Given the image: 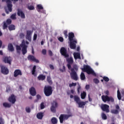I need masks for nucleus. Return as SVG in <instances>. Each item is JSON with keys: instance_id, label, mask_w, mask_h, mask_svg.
<instances>
[{"instance_id": "8fccbe9b", "label": "nucleus", "mask_w": 124, "mask_h": 124, "mask_svg": "<svg viewBox=\"0 0 124 124\" xmlns=\"http://www.w3.org/2000/svg\"><path fill=\"white\" fill-rule=\"evenodd\" d=\"M20 38H25V34L23 33H21L19 35Z\"/></svg>"}, {"instance_id": "cd10ccee", "label": "nucleus", "mask_w": 124, "mask_h": 124, "mask_svg": "<svg viewBox=\"0 0 124 124\" xmlns=\"http://www.w3.org/2000/svg\"><path fill=\"white\" fill-rule=\"evenodd\" d=\"M3 106L5 108H10V107H11V104L5 102L3 103Z\"/></svg>"}, {"instance_id": "13d9d810", "label": "nucleus", "mask_w": 124, "mask_h": 124, "mask_svg": "<svg viewBox=\"0 0 124 124\" xmlns=\"http://www.w3.org/2000/svg\"><path fill=\"white\" fill-rule=\"evenodd\" d=\"M36 97L38 99H41V96L39 94H37Z\"/></svg>"}, {"instance_id": "f704fd0d", "label": "nucleus", "mask_w": 124, "mask_h": 124, "mask_svg": "<svg viewBox=\"0 0 124 124\" xmlns=\"http://www.w3.org/2000/svg\"><path fill=\"white\" fill-rule=\"evenodd\" d=\"M10 18L12 20H16V19H17V17H16V13L12 14Z\"/></svg>"}, {"instance_id": "0e129e2a", "label": "nucleus", "mask_w": 124, "mask_h": 124, "mask_svg": "<svg viewBox=\"0 0 124 124\" xmlns=\"http://www.w3.org/2000/svg\"><path fill=\"white\" fill-rule=\"evenodd\" d=\"M0 55L1 56H2V55H3V53H2V50H0Z\"/></svg>"}, {"instance_id": "a19ab883", "label": "nucleus", "mask_w": 124, "mask_h": 124, "mask_svg": "<svg viewBox=\"0 0 124 124\" xmlns=\"http://www.w3.org/2000/svg\"><path fill=\"white\" fill-rule=\"evenodd\" d=\"M27 8L29 10H34V6L33 5L28 6Z\"/></svg>"}, {"instance_id": "e2e57ef3", "label": "nucleus", "mask_w": 124, "mask_h": 124, "mask_svg": "<svg viewBox=\"0 0 124 124\" xmlns=\"http://www.w3.org/2000/svg\"><path fill=\"white\" fill-rule=\"evenodd\" d=\"M71 93L73 94L74 93V90L73 89L71 90Z\"/></svg>"}, {"instance_id": "e433bc0d", "label": "nucleus", "mask_w": 124, "mask_h": 124, "mask_svg": "<svg viewBox=\"0 0 124 124\" xmlns=\"http://www.w3.org/2000/svg\"><path fill=\"white\" fill-rule=\"evenodd\" d=\"M63 33L65 36V38H67L68 37V34H67V30H64Z\"/></svg>"}, {"instance_id": "774afa93", "label": "nucleus", "mask_w": 124, "mask_h": 124, "mask_svg": "<svg viewBox=\"0 0 124 124\" xmlns=\"http://www.w3.org/2000/svg\"><path fill=\"white\" fill-rule=\"evenodd\" d=\"M89 101H92V98H91L90 97V96H89Z\"/></svg>"}, {"instance_id": "473e14b6", "label": "nucleus", "mask_w": 124, "mask_h": 124, "mask_svg": "<svg viewBox=\"0 0 124 124\" xmlns=\"http://www.w3.org/2000/svg\"><path fill=\"white\" fill-rule=\"evenodd\" d=\"M80 79L81 80H84L86 79V76H85V74L83 72L81 73L80 74Z\"/></svg>"}, {"instance_id": "f3484780", "label": "nucleus", "mask_w": 124, "mask_h": 124, "mask_svg": "<svg viewBox=\"0 0 124 124\" xmlns=\"http://www.w3.org/2000/svg\"><path fill=\"white\" fill-rule=\"evenodd\" d=\"M32 33V32H31V31H27V34L26 35V38L27 39V40H29V41H31V34Z\"/></svg>"}, {"instance_id": "4d7b16f0", "label": "nucleus", "mask_w": 124, "mask_h": 124, "mask_svg": "<svg viewBox=\"0 0 124 124\" xmlns=\"http://www.w3.org/2000/svg\"><path fill=\"white\" fill-rule=\"evenodd\" d=\"M86 90H89L90 89V85L87 84L85 86Z\"/></svg>"}, {"instance_id": "c03bdc74", "label": "nucleus", "mask_w": 124, "mask_h": 124, "mask_svg": "<svg viewBox=\"0 0 124 124\" xmlns=\"http://www.w3.org/2000/svg\"><path fill=\"white\" fill-rule=\"evenodd\" d=\"M40 107H41V109H44V108H45V106L44 105V102H42L41 103Z\"/></svg>"}, {"instance_id": "f03ea898", "label": "nucleus", "mask_w": 124, "mask_h": 124, "mask_svg": "<svg viewBox=\"0 0 124 124\" xmlns=\"http://www.w3.org/2000/svg\"><path fill=\"white\" fill-rule=\"evenodd\" d=\"M27 48L28 46L26 45V43L25 42V41L23 40L20 46H16V52L17 54H20L21 50L23 55H26V54L28 53V51L27 50Z\"/></svg>"}, {"instance_id": "b1692460", "label": "nucleus", "mask_w": 124, "mask_h": 124, "mask_svg": "<svg viewBox=\"0 0 124 124\" xmlns=\"http://www.w3.org/2000/svg\"><path fill=\"white\" fill-rule=\"evenodd\" d=\"M74 58L75 60H77V59H81V55L79 53L77 52L74 53Z\"/></svg>"}, {"instance_id": "79ce46f5", "label": "nucleus", "mask_w": 124, "mask_h": 124, "mask_svg": "<svg viewBox=\"0 0 124 124\" xmlns=\"http://www.w3.org/2000/svg\"><path fill=\"white\" fill-rule=\"evenodd\" d=\"M12 23V20H11V19L9 18L6 20V23L8 25H10Z\"/></svg>"}, {"instance_id": "72a5a7b5", "label": "nucleus", "mask_w": 124, "mask_h": 124, "mask_svg": "<svg viewBox=\"0 0 124 124\" xmlns=\"http://www.w3.org/2000/svg\"><path fill=\"white\" fill-rule=\"evenodd\" d=\"M46 80L49 84H53V82L52 81V80H51L50 76H47Z\"/></svg>"}, {"instance_id": "39448f33", "label": "nucleus", "mask_w": 124, "mask_h": 124, "mask_svg": "<svg viewBox=\"0 0 124 124\" xmlns=\"http://www.w3.org/2000/svg\"><path fill=\"white\" fill-rule=\"evenodd\" d=\"M75 70H78V67H77V66H74V68H71L70 70L71 71V73H70V76L73 80H75V81H77L78 80V75H77V73L75 72Z\"/></svg>"}, {"instance_id": "4be33fe9", "label": "nucleus", "mask_w": 124, "mask_h": 124, "mask_svg": "<svg viewBox=\"0 0 124 124\" xmlns=\"http://www.w3.org/2000/svg\"><path fill=\"white\" fill-rule=\"evenodd\" d=\"M79 108H84V106L86 105V102L79 101L78 103Z\"/></svg>"}, {"instance_id": "7ed1b4c3", "label": "nucleus", "mask_w": 124, "mask_h": 124, "mask_svg": "<svg viewBox=\"0 0 124 124\" xmlns=\"http://www.w3.org/2000/svg\"><path fill=\"white\" fill-rule=\"evenodd\" d=\"M105 94H107V95H102V101L104 102H114L115 101V100L114 99V98L112 96H108L109 95V91L107 90L105 92Z\"/></svg>"}, {"instance_id": "603ef678", "label": "nucleus", "mask_w": 124, "mask_h": 124, "mask_svg": "<svg viewBox=\"0 0 124 124\" xmlns=\"http://www.w3.org/2000/svg\"><path fill=\"white\" fill-rule=\"evenodd\" d=\"M58 40L60 41V42H63V38H62V37H60L58 38Z\"/></svg>"}, {"instance_id": "20e7f679", "label": "nucleus", "mask_w": 124, "mask_h": 124, "mask_svg": "<svg viewBox=\"0 0 124 124\" xmlns=\"http://www.w3.org/2000/svg\"><path fill=\"white\" fill-rule=\"evenodd\" d=\"M82 70L83 72H86L87 74H92L93 76H96V74L94 72V71L89 65H85Z\"/></svg>"}, {"instance_id": "6e6552de", "label": "nucleus", "mask_w": 124, "mask_h": 124, "mask_svg": "<svg viewBox=\"0 0 124 124\" xmlns=\"http://www.w3.org/2000/svg\"><path fill=\"white\" fill-rule=\"evenodd\" d=\"M3 2H5L7 3V7L8 8V11L9 12H12V7L13 5L12 4V1L11 0H2Z\"/></svg>"}, {"instance_id": "37998d69", "label": "nucleus", "mask_w": 124, "mask_h": 124, "mask_svg": "<svg viewBox=\"0 0 124 124\" xmlns=\"http://www.w3.org/2000/svg\"><path fill=\"white\" fill-rule=\"evenodd\" d=\"M60 71H61V72H65V66L63 65V69H60Z\"/></svg>"}, {"instance_id": "5701e85b", "label": "nucleus", "mask_w": 124, "mask_h": 124, "mask_svg": "<svg viewBox=\"0 0 124 124\" xmlns=\"http://www.w3.org/2000/svg\"><path fill=\"white\" fill-rule=\"evenodd\" d=\"M35 72H36V66L34 65L31 71L32 75H33V76L36 77L37 75V74L35 73Z\"/></svg>"}, {"instance_id": "9d476101", "label": "nucleus", "mask_w": 124, "mask_h": 124, "mask_svg": "<svg viewBox=\"0 0 124 124\" xmlns=\"http://www.w3.org/2000/svg\"><path fill=\"white\" fill-rule=\"evenodd\" d=\"M1 68V72L2 73V74H4V75H7L8 73H9V71L8 70V69L7 67H5V66L1 65L0 66Z\"/></svg>"}, {"instance_id": "864d4df0", "label": "nucleus", "mask_w": 124, "mask_h": 124, "mask_svg": "<svg viewBox=\"0 0 124 124\" xmlns=\"http://www.w3.org/2000/svg\"><path fill=\"white\" fill-rule=\"evenodd\" d=\"M48 55L50 56V57H52V56H53V52L51 50H48Z\"/></svg>"}, {"instance_id": "a211bd4d", "label": "nucleus", "mask_w": 124, "mask_h": 124, "mask_svg": "<svg viewBox=\"0 0 124 124\" xmlns=\"http://www.w3.org/2000/svg\"><path fill=\"white\" fill-rule=\"evenodd\" d=\"M30 93L32 95V96H35L36 95V90H35V88L33 87H31L30 90Z\"/></svg>"}, {"instance_id": "052dcab7", "label": "nucleus", "mask_w": 124, "mask_h": 124, "mask_svg": "<svg viewBox=\"0 0 124 124\" xmlns=\"http://www.w3.org/2000/svg\"><path fill=\"white\" fill-rule=\"evenodd\" d=\"M116 109H117V110H119L120 109V106H119V105H117L116 106Z\"/></svg>"}, {"instance_id": "ddd939ff", "label": "nucleus", "mask_w": 124, "mask_h": 124, "mask_svg": "<svg viewBox=\"0 0 124 124\" xmlns=\"http://www.w3.org/2000/svg\"><path fill=\"white\" fill-rule=\"evenodd\" d=\"M101 108L102 111H104L105 112H106V113H109V112H110V110H109V105H102L101 106Z\"/></svg>"}, {"instance_id": "5fc2aeb1", "label": "nucleus", "mask_w": 124, "mask_h": 124, "mask_svg": "<svg viewBox=\"0 0 124 124\" xmlns=\"http://www.w3.org/2000/svg\"><path fill=\"white\" fill-rule=\"evenodd\" d=\"M37 38V34H34V35H33V40L34 41V40H36V39Z\"/></svg>"}, {"instance_id": "58836bf2", "label": "nucleus", "mask_w": 124, "mask_h": 124, "mask_svg": "<svg viewBox=\"0 0 124 124\" xmlns=\"http://www.w3.org/2000/svg\"><path fill=\"white\" fill-rule=\"evenodd\" d=\"M77 85V83H73V82H72V83L69 84V87L70 88H72V87H73V86L75 87Z\"/></svg>"}, {"instance_id": "338daca9", "label": "nucleus", "mask_w": 124, "mask_h": 124, "mask_svg": "<svg viewBox=\"0 0 124 124\" xmlns=\"http://www.w3.org/2000/svg\"><path fill=\"white\" fill-rule=\"evenodd\" d=\"M70 98H73V97H74V96H73V95H70Z\"/></svg>"}, {"instance_id": "c756f323", "label": "nucleus", "mask_w": 124, "mask_h": 124, "mask_svg": "<svg viewBox=\"0 0 124 124\" xmlns=\"http://www.w3.org/2000/svg\"><path fill=\"white\" fill-rule=\"evenodd\" d=\"M86 95H87V93H86V92H83L82 93H81L80 95L81 99H85V98H86Z\"/></svg>"}, {"instance_id": "aec40b11", "label": "nucleus", "mask_w": 124, "mask_h": 124, "mask_svg": "<svg viewBox=\"0 0 124 124\" xmlns=\"http://www.w3.org/2000/svg\"><path fill=\"white\" fill-rule=\"evenodd\" d=\"M17 15L18 16H20L22 19H25L26 16H25V14L22 11H20L18 10L17 11Z\"/></svg>"}, {"instance_id": "f257e3e1", "label": "nucleus", "mask_w": 124, "mask_h": 124, "mask_svg": "<svg viewBox=\"0 0 124 124\" xmlns=\"http://www.w3.org/2000/svg\"><path fill=\"white\" fill-rule=\"evenodd\" d=\"M75 35L73 32L68 33V39L70 41V48L71 49H76V44H77V39L74 38Z\"/></svg>"}, {"instance_id": "9b49d317", "label": "nucleus", "mask_w": 124, "mask_h": 124, "mask_svg": "<svg viewBox=\"0 0 124 124\" xmlns=\"http://www.w3.org/2000/svg\"><path fill=\"white\" fill-rule=\"evenodd\" d=\"M66 61L68 62V64H67L68 69L69 70H70V69H71V64L73 63L74 62L73 58L72 57H70L66 60Z\"/></svg>"}, {"instance_id": "4c0bfd02", "label": "nucleus", "mask_w": 124, "mask_h": 124, "mask_svg": "<svg viewBox=\"0 0 124 124\" xmlns=\"http://www.w3.org/2000/svg\"><path fill=\"white\" fill-rule=\"evenodd\" d=\"M3 23V30H5L6 29H7L8 26H7V24H6V22L5 21H4Z\"/></svg>"}, {"instance_id": "69168bd1", "label": "nucleus", "mask_w": 124, "mask_h": 124, "mask_svg": "<svg viewBox=\"0 0 124 124\" xmlns=\"http://www.w3.org/2000/svg\"><path fill=\"white\" fill-rule=\"evenodd\" d=\"M41 45H44V42L43 41H42L41 42Z\"/></svg>"}, {"instance_id": "2f4dec72", "label": "nucleus", "mask_w": 124, "mask_h": 124, "mask_svg": "<svg viewBox=\"0 0 124 124\" xmlns=\"http://www.w3.org/2000/svg\"><path fill=\"white\" fill-rule=\"evenodd\" d=\"M117 97L119 100H121L122 99V96L121 95V92H120V90L118 89L117 91Z\"/></svg>"}, {"instance_id": "a18cd8bd", "label": "nucleus", "mask_w": 124, "mask_h": 124, "mask_svg": "<svg viewBox=\"0 0 124 124\" xmlns=\"http://www.w3.org/2000/svg\"><path fill=\"white\" fill-rule=\"evenodd\" d=\"M103 78V79H104V81L105 82H109V79L108 78V77H104Z\"/></svg>"}, {"instance_id": "393cba45", "label": "nucleus", "mask_w": 124, "mask_h": 124, "mask_svg": "<svg viewBox=\"0 0 124 124\" xmlns=\"http://www.w3.org/2000/svg\"><path fill=\"white\" fill-rule=\"evenodd\" d=\"M8 48L9 51H10L11 52L14 51V47H13V45H12V44H9Z\"/></svg>"}, {"instance_id": "0eeeda50", "label": "nucleus", "mask_w": 124, "mask_h": 124, "mask_svg": "<svg viewBox=\"0 0 124 124\" xmlns=\"http://www.w3.org/2000/svg\"><path fill=\"white\" fill-rule=\"evenodd\" d=\"M44 92L46 96H50V95H52V93H53V89L50 86H45Z\"/></svg>"}, {"instance_id": "6ab92c4d", "label": "nucleus", "mask_w": 124, "mask_h": 124, "mask_svg": "<svg viewBox=\"0 0 124 124\" xmlns=\"http://www.w3.org/2000/svg\"><path fill=\"white\" fill-rule=\"evenodd\" d=\"M3 62H5V63H9V64H11V59H10V57H8L7 56H6L4 58Z\"/></svg>"}, {"instance_id": "1a4fd4ad", "label": "nucleus", "mask_w": 124, "mask_h": 124, "mask_svg": "<svg viewBox=\"0 0 124 124\" xmlns=\"http://www.w3.org/2000/svg\"><path fill=\"white\" fill-rule=\"evenodd\" d=\"M60 53L62 56H63L64 58H68L69 55L67 53V50L66 48L63 47H61L60 49Z\"/></svg>"}, {"instance_id": "c9c22d12", "label": "nucleus", "mask_w": 124, "mask_h": 124, "mask_svg": "<svg viewBox=\"0 0 124 124\" xmlns=\"http://www.w3.org/2000/svg\"><path fill=\"white\" fill-rule=\"evenodd\" d=\"M110 112L112 114H119V110L118 109H112Z\"/></svg>"}, {"instance_id": "09e8293b", "label": "nucleus", "mask_w": 124, "mask_h": 124, "mask_svg": "<svg viewBox=\"0 0 124 124\" xmlns=\"http://www.w3.org/2000/svg\"><path fill=\"white\" fill-rule=\"evenodd\" d=\"M26 111L27 113H31V108H30L29 107H26Z\"/></svg>"}, {"instance_id": "412c9836", "label": "nucleus", "mask_w": 124, "mask_h": 124, "mask_svg": "<svg viewBox=\"0 0 124 124\" xmlns=\"http://www.w3.org/2000/svg\"><path fill=\"white\" fill-rule=\"evenodd\" d=\"M37 79L39 81H44L46 79V76H44L43 74L39 75L37 77Z\"/></svg>"}, {"instance_id": "c85d7f7f", "label": "nucleus", "mask_w": 124, "mask_h": 124, "mask_svg": "<svg viewBox=\"0 0 124 124\" xmlns=\"http://www.w3.org/2000/svg\"><path fill=\"white\" fill-rule=\"evenodd\" d=\"M74 101L78 104L80 101V97L78 95L74 96Z\"/></svg>"}, {"instance_id": "6e6d98bb", "label": "nucleus", "mask_w": 124, "mask_h": 124, "mask_svg": "<svg viewBox=\"0 0 124 124\" xmlns=\"http://www.w3.org/2000/svg\"><path fill=\"white\" fill-rule=\"evenodd\" d=\"M49 68H50V69H52V70H54V69H55V67H54V65L52 64L49 65Z\"/></svg>"}, {"instance_id": "bb28decb", "label": "nucleus", "mask_w": 124, "mask_h": 124, "mask_svg": "<svg viewBox=\"0 0 124 124\" xmlns=\"http://www.w3.org/2000/svg\"><path fill=\"white\" fill-rule=\"evenodd\" d=\"M43 112H39L37 114V118L38 119H39V120H42L43 118Z\"/></svg>"}, {"instance_id": "3c124183", "label": "nucleus", "mask_w": 124, "mask_h": 124, "mask_svg": "<svg viewBox=\"0 0 124 124\" xmlns=\"http://www.w3.org/2000/svg\"><path fill=\"white\" fill-rule=\"evenodd\" d=\"M37 8L38 9L42 10L43 9V7H42V5L38 4L37 5Z\"/></svg>"}, {"instance_id": "423d86ee", "label": "nucleus", "mask_w": 124, "mask_h": 124, "mask_svg": "<svg viewBox=\"0 0 124 124\" xmlns=\"http://www.w3.org/2000/svg\"><path fill=\"white\" fill-rule=\"evenodd\" d=\"M72 114H62L59 116V121L61 124H63L64 121H67L69 118L72 117Z\"/></svg>"}, {"instance_id": "ea45409f", "label": "nucleus", "mask_w": 124, "mask_h": 124, "mask_svg": "<svg viewBox=\"0 0 124 124\" xmlns=\"http://www.w3.org/2000/svg\"><path fill=\"white\" fill-rule=\"evenodd\" d=\"M102 118L103 120H107V116H106V114L104 113L102 114Z\"/></svg>"}, {"instance_id": "de8ad7c7", "label": "nucleus", "mask_w": 124, "mask_h": 124, "mask_svg": "<svg viewBox=\"0 0 124 124\" xmlns=\"http://www.w3.org/2000/svg\"><path fill=\"white\" fill-rule=\"evenodd\" d=\"M42 53L43 54V55H46V54H47V50H46V49H44L42 50Z\"/></svg>"}, {"instance_id": "49530a36", "label": "nucleus", "mask_w": 124, "mask_h": 124, "mask_svg": "<svg viewBox=\"0 0 124 124\" xmlns=\"http://www.w3.org/2000/svg\"><path fill=\"white\" fill-rule=\"evenodd\" d=\"M93 82L95 84H98V83H99V80L97 78H94Z\"/></svg>"}, {"instance_id": "bf43d9fd", "label": "nucleus", "mask_w": 124, "mask_h": 124, "mask_svg": "<svg viewBox=\"0 0 124 124\" xmlns=\"http://www.w3.org/2000/svg\"><path fill=\"white\" fill-rule=\"evenodd\" d=\"M10 91H11V89H10V87L7 88V89H6L7 93H8V92H10Z\"/></svg>"}, {"instance_id": "f8f14e48", "label": "nucleus", "mask_w": 124, "mask_h": 124, "mask_svg": "<svg viewBox=\"0 0 124 124\" xmlns=\"http://www.w3.org/2000/svg\"><path fill=\"white\" fill-rule=\"evenodd\" d=\"M58 108V103L56 101H53L50 110L52 113H56V108Z\"/></svg>"}, {"instance_id": "a878e982", "label": "nucleus", "mask_w": 124, "mask_h": 124, "mask_svg": "<svg viewBox=\"0 0 124 124\" xmlns=\"http://www.w3.org/2000/svg\"><path fill=\"white\" fill-rule=\"evenodd\" d=\"M51 124H58V119L56 117H52L51 119Z\"/></svg>"}, {"instance_id": "2eb2a0df", "label": "nucleus", "mask_w": 124, "mask_h": 124, "mask_svg": "<svg viewBox=\"0 0 124 124\" xmlns=\"http://www.w3.org/2000/svg\"><path fill=\"white\" fill-rule=\"evenodd\" d=\"M8 101L10 102L12 104H14L16 102V97L14 94H12L8 99Z\"/></svg>"}, {"instance_id": "680f3d73", "label": "nucleus", "mask_w": 124, "mask_h": 124, "mask_svg": "<svg viewBox=\"0 0 124 124\" xmlns=\"http://www.w3.org/2000/svg\"><path fill=\"white\" fill-rule=\"evenodd\" d=\"M2 45V42L0 40V48H1V46Z\"/></svg>"}, {"instance_id": "dca6fc26", "label": "nucleus", "mask_w": 124, "mask_h": 124, "mask_svg": "<svg viewBox=\"0 0 124 124\" xmlns=\"http://www.w3.org/2000/svg\"><path fill=\"white\" fill-rule=\"evenodd\" d=\"M23 74L22 73V71L20 69H16L15 70L14 72V77H17L18 76H22Z\"/></svg>"}, {"instance_id": "7c9ffc66", "label": "nucleus", "mask_w": 124, "mask_h": 124, "mask_svg": "<svg viewBox=\"0 0 124 124\" xmlns=\"http://www.w3.org/2000/svg\"><path fill=\"white\" fill-rule=\"evenodd\" d=\"M8 29H9V31H14V30H15V29H16L15 25L12 24V25L9 26Z\"/></svg>"}, {"instance_id": "4468645a", "label": "nucleus", "mask_w": 124, "mask_h": 124, "mask_svg": "<svg viewBox=\"0 0 124 124\" xmlns=\"http://www.w3.org/2000/svg\"><path fill=\"white\" fill-rule=\"evenodd\" d=\"M28 59L29 61H31V62H36L38 63L39 62V60L36 59L35 57L31 55H29L28 57Z\"/></svg>"}]
</instances>
